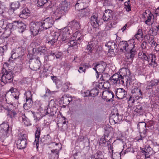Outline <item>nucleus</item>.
<instances>
[{
	"label": "nucleus",
	"mask_w": 159,
	"mask_h": 159,
	"mask_svg": "<svg viewBox=\"0 0 159 159\" xmlns=\"http://www.w3.org/2000/svg\"><path fill=\"white\" fill-rule=\"evenodd\" d=\"M9 93H7L5 95L6 100L8 104L7 107H11L17 108L19 98V92L13 93L11 95H10Z\"/></svg>",
	"instance_id": "nucleus-1"
},
{
	"label": "nucleus",
	"mask_w": 159,
	"mask_h": 159,
	"mask_svg": "<svg viewBox=\"0 0 159 159\" xmlns=\"http://www.w3.org/2000/svg\"><path fill=\"white\" fill-rule=\"evenodd\" d=\"M132 43L130 41H120L118 44V46L121 50L124 52H129L130 49L133 48H135V46L134 44V41L133 40L131 41Z\"/></svg>",
	"instance_id": "nucleus-2"
},
{
	"label": "nucleus",
	"mask_w": 159,
	"mask_h": 159,
	"mask_svg": "<svg viewBox=\"0 0 159 159\" xmlns=\"http://www.w3.org/2000/svg\"><path fill=\"white\" fill-rule=\"evenodd\" d=\"M57 40L60 43H65L68 41L71 35L68 28H66L60 34L57 33L56 35Z\"/></svg>",
	"instance_id": "nucleus-3"
},
{
	"label": "nucleus",
	"mask_w": 159,
	"mask_h": 159,
	"mask_svg": "<svg viewBox=\"0 0 159 159\" xmlns=\"http://www.w3.org/2000/svg\"><path fill=\"white\" fill-rule=\"evenodd\" d=\"M2 72L3 74L2 76L0 81L6 84L8 83H11L13 80L14 74L11 71H8L6 69L3 68L2 70Z\"/></svg>",
	"instance_id": "nucleus-4"
},
{
	"label": "nucleus",
	"mask_w": 159,
	"mask_h": 159,
	"mask_svg": "<svg viewBox=\"0 0 159 159\" xmlns=\"http://www.w3.org/2000/svg\"><path fill=\"white\" fill-rule=\"evenodd\" d=\"M10 130L9 125L8 123L2 124L0 125V137L3 140L2 142L6 143L7 139L8 131Z\"/></svg>",
	"instance_id": "nucleus-5"
},
{
	"label": "nucleus",
	"mask_w": 159,
	"mask_h": 159,
	"mask_svg": "<svg viewBox=\"0 0 159 159\" xmlns=\"http://www.w3.org/2000/svg\"><path fill=\"white\" fill-rule=\"evenodd\" d=\"M41 25V23L40 22H37L30 24V30L34 36H36L39 34L43 30V26Z\"/></svg>",
	"instance_id": "nucleus-6"
},
{
	"label": "nucleus",
	"mask_w": 159,
	"mask_h": 159,
	"mask_svg": "<svg viewBox=\"0 0 159 159\" xmlns=\"http://www.w3.org/2000/svg\"><path fill=\"white\" fill-rule=\"evenodd\" d=\"M100 93H102V99L106 102L113 101L114 95L111 90L108 89H100Z\"/></svg>",
	"instance_id": "nucleus-7"
},
{
	"label": "nucleus",
	"mask_w": 159,
	"mask_h": 159,
	"mask_svg": "<svg viewBox=\"0 0 159 159\" xmlns=\"http://www.w3.org/2000/svg\"><path fill=\"white\" fill-rule=\"evenodd\" d=\"M122 117L121 115H119L118 109L116 108H113L111 110L109 120L113 121L115 124L118 123L121 121Z\"/></svg>",
	"instance_id": "nucleus-8"
},
{
	"label": "nucleus",
	"mask_w": 159,
	"mask_h": 159,
	"mask_svg": "<svg viewBox=\"0 0 159 159\" xmlns=\"http://www.w3.org/2000/svg\"><path fill=\"white\" fill-rule=\"evenodd\" d=\"M101 65L100 64V70H102L101 71H100V73H102V76L100 78V81H107L110 79V77L109 75L107 73H104L105 67L106 66V63L102 61L101 63Z\"/></svg>",
	"instance_id": "nucleus-9"
},
{
	"label": "nucleus",
	"mask_w": 159,
	"mask_h": 159,
	"mask_svg": "<svg viewBox=\"0 0 159 159\" xmlns=\"http://www.w3.org/2000/svg\"><path fill=\"white\" fill-rule=\"evenodd\" d=\"M110 79L114 84H121L123 85H125V82L123 78H121L119 75L117 73L115 74L110 77Z\"/></svg>",
	"instance_id": "nucleus-10"
},
{
	"label": "nucleus",
	"mask_w": 159,
	"mask_h": 159,
	"mask_svg": "<svg viewBox=\"0 0 159 159\" xmlns=\"http://www.w3.org/2000/svg\"><path fill=\"white\" fill-rule=\"evenodd\" d=\"M41 23L43 30H46L51 27L54 23V20L52 17L47 18Z\"/></svg>",
	"instance_id": "nucleus-11"
},
{
	"label": "nucleus",
	"mask_w": 159,
	"mask_h": 159,
	"mask_svg": "<svg viewBox=\"0 0 159 159\" xmlns=\"http://www.w3.org/2000/svg\"><path fill=\"white\" fill-rule=\"evenodd\" d=\"M131 93L133 98L136 100H139L142 99V92L139 88H135L132 90Z\"/></svg>",
	"instance_id": "nucleus-12"
},
{
	"label": "nucleus",
	"mask_w": 159,
	"mask_h": 159,
	"mask_svg": "<svg viewBox=\"0 0 159 159\" xmlns=\"http://www.w3.org/2000/svg\"><path fill=\"white\" fill-rule=\"evenodd\" d=\"M129 52L127 53L126 54V60L128 64H130L132 63L134 57L136 52V50L135 48H133L130 49L129 51Z\"/></svg>",
	"instance_id": "nucleus-13"
},
{
	"label": "nucleus",
	"mask_w": 159,
	"mask_h": 159,
	"mask_svg": "<svg viewBox=\"0 0 159 159\" xmlns=\"http://www.w3.org/2000/svg\"><path fill=\"white\" fill-rule=\"evenodd\" d=\"M41 66V62L39 57L34 59V62L30 63L29 66L33 70L37 71L39 70Z\"/></svg>",
	"instance_id": "nucleus-14"
},
{
	"label": "nucleus",
	"mask_w": 159,
	"mask_h": 159,
	"mask_svg": "<svg viewBox=\"0 0 159 159\" xmlns=\"http://www.w3.org/2000/svg\"><path fill=\"white\" fill-rule=\"evenodd\" d=\"M5 109L7 111V116L12 119L17 116V111L16 108L11 107H5Z\"/></svg>",
	"instance_id": "nucleus-15"
},
{
	"label": "nucleus",
	"mask_w": 159,
	"mask_h": 159,
	"mask_svg": "<svg viewBox=\"0 0 159 159\" xmlns=\"http://www.w3.org/2000/svg\"><path fill=\"white\" fill-rule=\"evenodd\" d=\"M115 92L116 96L118 99H123L126 97L127 95V92L122 88L117 89Z\"/></svg>",
	"instance_id": "nucleus-16"
},
{
	"label": "nucleus",
	"mask_w": 159,
	"mask_h": 159,
	"mask_svg": "<svg viewBox=\"0 0 159 159\" xmlns=\"http://www.w3.org/2000/svg\"><path fill=\"white\" fill-rule=\"evenodd\" d=\"M148 59L146 61L149 63V65L152 66L154 67L157 65V63L156 62V57L154 54L151 53L148 55Z\"/></svg>",
	"instance_id": "nucleus-17"
},
{
	"label": "nucleus",
	"mask_w": 159,
	"mask_h": 159,
	"mask_svg": "<svg viewBox=\"0 0 159 159\" xmlns=\"http://www.w3.org/2000/svg\"><path fill=\"white\" fill-rule=\"evenodd\" d=\"M98 14L96 13H93V16L91 17L90 23L94 28L98 29L99 28L98 24L99 20L98 21Z\"/></svg>",
	"instance_id": "nucleus-18"
},
{
	"label": "nucleus",
	"mask_w": 159,
	"mask_h": 159,
	"mask_svg": "<svg viewBox=\"0 0 159 159\" xmlns=\"http://www.w3.org/2000/svg\"><path fill=\"white\" fill-rule=\"evenodd\" d=\"M152 149L150 147L146 146L144 148L141 149V152L144 153L145 158L146 159L150 157V156L152 154Z\"/></svg>",
	"instance_id": "nucleus-19"
},
{
	"label": "nucleus",
	"mask_w": 159,
	"mask_h": 159,
	"mask_svg": "<svg viewBox=\"0 0 159 159\" xmlns=\"http://www.w3.org/2000/svg\"><path fill=\"white\" fill-rule=\"evenodd\" d=\"M157 86V90H159V79L151 80L146 86V89L148 90L151 89L153 87Z\"/></svg>",
	"instance_id": "nucleus-20"
},
{
	"label": "nucleus",
	"mask_w": 159,
	"mask_h": 159,
	"mask_svg": "<svg viewBox=\"0 0 159 159\" xmlns=\"http://www.w3.org/2000/svg\"><path fill=\"white\" fill-rule=\"evenodd\" d=\"M146 124L144 122H140L138 124V128L140 133L145 134L147 133V130L146 128Z\"/></svg>",
	"instance_id": "nucleus-21"
},
{
	"label": "nucleus",
	"mask_w": 159,
	"mask_h": 159,
	"mask_svg": "<svg viewBox=\"0 0 159 159\" xmlns=\"http://www.w3.org/2000/svg\"><path fill=\"white\" fill-rule=\"evenodd\" d=\"M105 46L107 47L109 49L108 51L109 52L111 53V52H114V50L117 49V46L115 43L111 41H109L105 44Z\"/></svg>",
	"instance_id": "nucleus-22"
},
{
	"label": "nucleus",
	"mask_w": 159,
	"mask_h": 159,
	"mask_svg": "<svg viewBox=\"0 0 159 159\" xmlns=\"http://www.w3.org/2000/svg\"><path fill=\"white\" fill-rule=\"evenodd\" d=\"M98 41H95L93 43L91 42L89 43L86 49V50H87L86 52L91 53L94 45L96 47V48L99 47V45H98Z\"/></svg>",
	"instance_id": "nucleus-23"
},
{
	"label": "nucleus",
	"mask_w": 159,
	"mask_h": 159,
	"mask_svg": "<svg viewBox=\"0 0 159 159\" xmlns=\"http://www.w3.org/2000/svg\"><path fill=\"white\" fill-rule=\"evenodd\" d=\"M105 136L106 135H105L104 138H101L100 139V146H107L108 149H110L112 153L113 152L112 150V146L111 144L110 143L109 141H106L105 139Z\"/></svg>",
	"instance_id": "nucleus-24"
},
{
	"label": "nucleus",
	"mask_w": 159,
	"mask_h": 159,
	"mask_svg": "<svg viewBox=\"0 0 159 159\" xmlns=\"http://www.w3.org/2000/svg\"><path fill=\"white\" fill-rule=\"evenodd\" d=\"M112 15V11L111 10L107 9L105 10V13L102 16L103 20L105 21L109 20L111 18Z\"/></svg>",
	"instance_id": "nucleus-25"
},
{
	"label": "nucleus",
	"mask_w": 159,
	"mask_h": 159,
	"mask_svg": "<svg viewBox=\"0 0 159 159\" xmlns=\"http://www.w3.org/2000/svg\"><path fill=\"white\" fill-rule=\"evenodd\" d=\"M15 25H16V28H17L18 29L19 32L22 33L26 29V25L21 21H16Z\"/></svg>",
	"instance_id": "nucleus-26"
},
{
	"label": "nucleus",
	"mask_w": 159,
	"mask_h": 159,
	"mask_svg": "<svg viewBox=\"0 0 159 159\" xmlns=\"http://www.w3.org/2000/svg\"><path fill=\"white\" fill-rule=\"evenodd\" d=\"M153 14L151 12L149 14H148L146 12L143 14V18L145 20V23L147 25H150V22L151 21L152 16Z\"/></svg>",
	"instance_id": "nucleus-27"
},
{
	"label": "nucleus",
	"mask_w": 159,
	"mask_h": 159,
	"mask_svg": "<svg viewBox=\"0 0 159 159\" xmlns=\"http://www.w3.org/2000/svg\"><path fill=\"white\" fill-rule=\"evenodd\" d=\"M60 150L56 149L51 150V153L49 155L50 159H58L59 157L58 153Z\"/></svg>",
	"instance_id": "nucleus-28"
},
{
	"label": "nucleus",
	"mask_w": 159,
	"mask_h": 159,
	"mask_svg": "<svg viewBox=\"0 0 159 159\" xmlns=\"http://www.w3.org/2000/svg\"><path fill=\"white\" fill-rule=\"evenodd\" d=\"M145 109V106L144 105H136V108L135 109L134 111L140 115L143 114Z\"/></svg>",
	"instance_id": "nucleus-29"
},
{
	"label": "nucleus",
	"mask_w": 159,
	"mask_h": 159,
	"mask_svg": "<svg viewBox=\"0 0 159 159\" xmlns=\"http://www.w3.org/2000/svg\"><path fill=\"white\" fill-rule=\"evenodd\" d=\"M82 0H78L75 5V8L77 10H82L84 9V5L86 3L82 2Z\"/></svg>",
	"instance_id": "nucleus-30"
},
{
	"label": "nucleus",
	"mask_w": 159,
	"mask_h": 159,
	"mask_svg": "<svg viewBox=\"0 0 159 159\" xmlns=\"http://www.w3.org/2000/svg\"><path fill=\"white\" fill-rule=\"evenodd\" d=\"M16 23V21H14L13 23L6 24V26L5 27V31H8L11 33L12 30L16 29V25H15Z\"/></svg>",
	"instance_id": "nucleus-31"
},
{
	"label": "nucleus",
	"mask_w": 159,
	"mask_h": 159,
	"mask_svg": "<svg viewBox=\"0 0 159 159\" xmlns=\"http://www.w3.org/2000/svg\"><path fill=\"white\" fill-rule=\"evenodd\" d=\"M30 12V11L28 8L24 9L20 15V17L23 19H26L29 16Z\"/></svg>",
	"instance_id": "nucleus-32"
},
{
	"label": "nucleus",
	"mask_w": 159,
	"mask_h": 159,
	"mask_svg": "<svg viewBox=\"0 0 159 159\" xmlns=\"http://www.w3.org/2000/svg\"><path fill=\"white\" fill-rule=\"evenodd\" d=\"M33 103L32 99H26V102L24 105V109L28 110L31 107Z\"/></svg>",
	"instance_id": "nucleus-33"
},
{
	"label": "nucleus",
	"mask_w": 159,
	"mask_h": 159,
	"mask_svg": "<svg viewBox=\"0 0 159 159\" xmlns=\"http://www.w3.org/2000/svg\"><path fill=\"white\" fill-rule=\"evenodd\" d=\"M99 93L98 90L96 88H94L92 89L90 91L88 90L87 92V93H89V94H86V96H90L92 97H94L98 95Z\"/></svg>",
	"instance_id": "nucleus-34"
},
{
	"label": "nucleus",
	"mask_w": 159,
	"mask_h": 159,
	"mask_svg": "<svg viewBox=\"0 0 159 159\" xmlns=\"http://www.w3.org/2000/svg\"><path fill=\"white\" fill-rule=\"evenodd\" d=\"M110 84L108 81H100V90L104 89V90L106 89L109 90Z\"/></svg>",
	"instance_id": "nucleus-35"
},
{
	"label": "nucleus",
	"mask_w": 159,
	"mask_h": 159,
	"mask_svg": "<svg viewBox=\"0 0 159 159\" xmlns=\"http://www.w3.org/2000/svg\"><path fill=\"white\" fill-rule=\"evenodd\" d=\"M16 144L18 148L20 149H23L25 148L27 144V142L25 141L24 140H18Z\"/></svg>",
	"instance_id": "nucleus-36"
},
{
	"label": "nucleus",
	"mask_w": 159,
	"mask_h": 159,
	"mask_svg": "<svg viewBox=\"0 0 159 159\" xmlns=\"http://www.w3.org/2000/svg\"><path fill=\"white\" fill-rule=\"evenodd\" d=\"M64 12V11L61 9L59 7L57 8L54 13V15L57 16V18H55V20H57L60 19L61 16L62 14Z\"/></svg>",
	"instance_id": "nucleus-37"
},
{
	"label": "nucleus",
	"mask_w": 159,
	"mask_h": 159,
	"mask_svg": "<svg viewBox=\"0 0 159 159\" xmlns=\"http://www.w3.org/2000/svg\"><path fill=\"white\" fill-rule=\"evenodd\" d=\"M144 39L146 41H148V43L151 44L152 46L155 45L156 42H155L153 37H150L149 35H145L144 37Z\"/></svg>",
	"instance_id": "nucleus-38"
},
{
	"label": "nucleus",
	"mask_w": 159,
	"mask_h": 159,
	"mask_svg": "<svg viewBox=\"0 0 159 159\" xmlns=\"http://www.w3.org/2000/svg\"><path fill=\"white\" fill-rule=\"evenodd\" d=\"M80 22L76 20H73L71 22L72 28L73 30H79L80 29Z\"/></svg>",
	"instance_id": "nucleus-39"
},
{
	"label": "nucleus",
	"mask_w": 159,
	"mask_h": 159,
	"mask_svg": "<svg viewBox=\"0 0 159 159\" xmlns=\"http://www.w3.org/2000/svg\"><path fill=\"white\" fill-rule=\"evenodd\" d=\"M134 37L138 40H140L143 38V34L142 29H139Z\"/></svg>",
	"instance_id": "nucleus-40"
},
{
	"label": "nucleus",
	"mask_w": 159,
	"mask_h": 159,
	"mask_svg": "<svg viewBox=\"0 0 159 159\" xmlns=\"http://www.w3.org/2000/svg\"><path fill=\"white\" fill-rule=\"evenodd\" d=\"M148 55L146 53L142 52H140L138 54V57L139 58L142 60L143 61H146V60L148 59Z\"/></svg>",
	"instance_id": "nucleus-41"
},
{
	"label": "nucleus",
	"mask_w": 159,
	"mask_h": 159,
	"mask_svg": "<svg viewBox=\"0 0 159 159\" xmlns=\"http://www.w3.org/2000/svg\"><path fill=\"white\" fill-rule=\"evenodd\" d=\"M49 110L50 112H49V111L48 110V108H47L44 110V112H45V113L44 114V115H48L50 116H53L56 114V111L54 110L53 108H49Z\"/></svg>",
	"instance_id": "nucleus-42"
},
{
	"label": "nucleus",
	"mask_w": 159,
	"mask_h": 159,
	"mask_svg": "<svg viewBox=\"0 0 159 159\" xmlns=\"http://www.w3.org/2000/svg\"><path fill=\"white\" fill-rule=\"evenodd\" d=\"M69 99V95L68 94L64 95L61 98V100L63 101V103L65 104H68L70 103Z\"/></svg>",
	"instance_id": "nucleus-43"
},
{
	"label": "nucleus",
	"mask_w": 159,
	"mask_h": 159,
	"mask_svg": "<svg viewBox=\"0 0 159 159\" xmlns=\"http://www.w3.org/2000/svg\"><path fill=\"white\" fill-rule=\"evenodd\" d=\"M73 37L75 39V40L80 41L83 38V36L81 35V33L76 31L73 34Z\"/></svg>",
	"instance_id": "nucleus-44"
},
{
	"label": "nucleus",
	"mask_w": 159,
	"mask_h": 159,
	"mask_svg": "<svg viewBox=\"0 0 159 159\" xmlns=\"http://www.w3.org/2000/svg\"><path fill=\"white\" fill-rule=\"evenodd\" d=\"M21 117L22 121L25 126H28L31 125V123H30L29 120L25 115H23L21 116Z\"/></svg>",
	"instance_id": "nucleus-45"
},
{
	"label": "nucleus",
	"mask_w": 159,
	"mask_h": 159,
	"mask_svg": "<svg viewBox=\"0 0 159 159\" xmlns=\"http://www.w3.org/2000/svg\"><path fill=\"white\" fill-rule=\"evenodd\" d=\"M68 45L74 49H76L78 47L77 43L75 40H70L67 43Z\"/></svg>",
	"instance_id": "nucleus-46"
},
{
	"label": "nucleus",
	"mask_w": 159,
	"mask_h": 159,
	"mask_svg": "<svg viewBox=\"0 0 159 159\" xmlns=\"http://www.w3.org/2000/svg\"><path fill=\"white\" fill-rule=\"evenodd\" d=\"M35 2L37 4L38 7H42L47 5L48 3L47 0H35Z\"/></svg>",
	"instance_id": "nucleus-47"
},
{
	"label": "nucleus",
	"mask_w": 159,
	"mask_h": 159,
	"mask_svg": "<svg viewBox=\"0 0 159 159\" xmlns=\"http://www.w3.org/2000/svg\"><path fill=\"white\" fill-rule=\"evenodd\" d=\"M125 8L127 12H129L131 11V6L130 0H128L124 3Z\"/></svg>",
	"instance_id": "nucleus-48"
},
{
	"label": "nucleus",
	"mask_w": 159,
	"mask_h": 159,
	"mask_svg": "<svg viewBox=\"0 0 159 159\" xmlns=\"http://www.w3.org/2000/svg\"><path fill=\"white\" fill-rule=\"evenodd\" d=\"M147 135V133H145V134L140 133V136L136 137L135 138V140L139 142L142 141L143 139L146 138Z\"/></svg>",
	"instance_id": "nucleus-49"
},
{
	"label": "nucleus",
	"mask_w": 159,
	"mask_h": 159,
	"mask_svg": "<svg viewBox=\"0 0 159 159\" xmlns=\"http://www.w3.org/2000/svg\"><path fill=\"white\" fill-rule=\"evenodd\" d=\"M61 9H62L64 12L68 10L69 8L68 7V3H64L61 4L59 6Z\"/></svg>",
	"instance_id": "nucleus-50"
},
{
	"label": "nucleus",
	"mask_w": 159,
	"mask_h": 159,
	"mask_svg": "<svg viewBox=\"0 0 159 159\" xmlns=\"http://www.w3.org/2000/svg\"><path fill=\"white\" fill-rule=\"evenodd\" d=\"M20 3L18 2H12L11 5V8L15 10L19 8Z\"/></svg>",
	"instance_id": "nucleus-51"
},
{
	"label": "nucleus",
	"mask_w": 159,
	"mask_h": 159,
	"mask_svg": "<svg viewBox=\"0 0 159 159\" xmlns=\"http://www.w3.org/2000/svg\"><path fill=\"white\" fill-rule=\"evenodd\" d=\"M127 70L126 69H123L120 70L119 73V75L121 78H123V80L124 79V78L127 75Z\"/></svg>",
	"instance_id": "nucleus-52"
},
{
	"label": "nucleus",
	"mask_w": 159,
	"mask_h": 159,
	"mask_svg": "<svg viewBox=\"0 0 159 159\" xmlns=\"http://www.w3.org/2000/svg\"><path fill=\"white\" fill-rule=\"evenodd\" d=\"M36 128L37 129L36 132L35 133V138H36V139H37L38 140L40 134L41 128L38 126H36Z\"/></svg>",
	"instance_id": "nucleus-53"
},
{
	"label": "nucleus",
	"mask_w": 159,
	"mask_h": 159,
	"mask_svg": "<svg viewBox=\"0 0 159 159\" xmlns=\"http://www.w3.org/2000/svg\"><path fill=\"white\" fill-rule=\"evenodd\" d=\"M134 102V100L132 98L131 96H130L128 100V107H132Z\"/></svg>",
	"instance_id": "nucleus-54"
},
{
	"label": "nucleus",
	"mask_w": 159,
	"mask_h": 159,
	"mask_svg": "<svg viewBox=\"0 0 159 159\" xmlns=\"http://www.w3.org/2000/svg\"><path fill=\"white\" fill-rule=\"evenodd\" d=\"M18 57H21L24 54V50L22 48H18L17 51Z\"/></svg>",
	"instance_id": "nucleus-55"
},
{
	"label": "nucleus",
	"mask_w": 159,
	"mask_h": 159,
	"mask_svg": "<svg viewBox=\"0 0 159 159\" xmlns=\"http://www.w3.org/2000/svg\"><path fill=\"white\" fill-rule=\"evenodd\" d=\"M25 96L26 99H32V94L31 92L30 91H26L25 93Z\"/></svg>",
	"instance_id": "nucleus-56"
},
{
	"label": "nucleus",
	"mask_w": 159,
	"mask_h": 159,
	"mask_svg": "<svg viewBox=\"0 0 159 159\" xmlns=\"http://www.w3.org/2000/svg\"><path fill=\"white\" fill-rule=\"evenodd\" d=\"M47 50L46 48L44 47H40L38 48V51L44 54L46 53Z\"/></svg>",
	"instance_id": "nucleus-57"
},
{
	"label": "nucleus",
	"mask_w": 159,
	"mask_h": 159,
	"mask_svg": "<svg viewBox=\"0 0 159 159\" xmlns=\"http://www.w3.org/2000/svg\"><path fill=\"white\" fill-rule=\"evenodd\" d=\"M82 10H83V11L84 12V15H88L90 12V10L88 6H86L84 7V9H83Z\"/></svg>",
	"instance_id": "nucleus-58"
},
{
	"label": "nucleus",
	"mask_w": 159,
	"mask_h": 159,
	"mask_svg": "<svg viewBox=\"0 0 159 159\" xmlns=\"http://www.w3.org/2000/svg\"><path fill=\"white\" fill-rule=\"evenodd\" d=\"M154 123L152 121H149L148 123L146 124V127H151L152 128L153 127Z\"/></svg>",
	"instance_id": "nucleus-59"
},
{
	"label": "nucleus",
	"mask_w": 159,
	"mask_h": 159,
	"mask_svg": "<svg viewBox=\"0 0 159 159\" xmlns=\"http://www.w3.org/2000/svg\"><path fill=\"white\" fill-rule=\"evenodd\" d=\"M6 21L1 20L0 21V27L3 29H5L6 26Z\"/></svg>",
	"instance_id": "nucleus-60"
},
{
	"label": "nucleus",
	"mask_w": 159,
	"mask_h": 159,
	"mask_svg": "<svg viewBox=\"0 0 159 159\" xmlns=\"http://www.w3.org/2000/svg\"><path fill=\"white\" fill-rule=\"evenodd\" d=\"M16 92H19L18 91L16 90V89H15L14 88H11L7 92V93H9L10 95H11L13 93H15Z\"/></svg>",
	"instance_id": "nucleus-61"
},
{
	"label": "nucleus",
	"mask_w": 159,
	"mask_h": 159,
	"mask_svg": "<svg viewBox=\"0 0 159 159\" xmlns=\"http://www.w3.org/2000/svg\"><path fill=\"white\" fill-rule=\"evenodd\" d=\"M56 37H57L56 35L55 36V37L54 39H52V40L49 41L48 42V43L50 44L51 45H52L55 43H56L57 42V38H56Z\"/></svg>",
	"instance_id": "nucleus-62"
},
{
	"label": "nucleus",
	"mask_w": 159,
	"mask_h": 159,
	"mask_svg": "<svg viewBox=\"0 0 159 159\" xmlns=\"http://www.w3.org/2000/svg\"><path fill=\"white\" fill-rule=\"evenodd\" d=\"M21 137L20 138L19 140H25V141L27 142V136L25 134H21Z\"/></svg>",
	"instance_id": "nucleus-63"
},
{
	"label": "nucleus",
	"mask_w": 159,
	"mask_h": 159,
	"mask_svg": "<svg viewBox=\"0 0 159 159\" xmlns=\"http://www.w3.org/2000/svg\"><path fill=\"white\" fill-rule=\"evenodd\" d=\"M49 104L51 105V107H53V108L54 107L56 108L57 106L56 103H55L54 100H51L50 101Z\"/></svg>",
	"instance_id": "nucleus-64"
}]
</instances>
